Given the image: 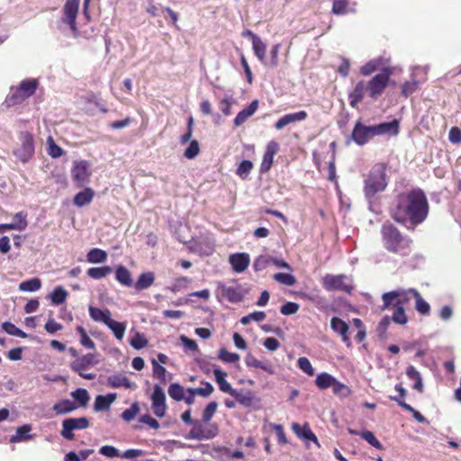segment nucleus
Segmentation results:
<instances>
[{"label":"nucleus","instance_id":"43","mask_svg":"<svg viewBox=\"0 0 461 461\" xmlns=\"http://www.w3.org/2000/svg\"><path fill=\"white\" fill-rule=\"evenodd\" d=\"M67 296V291L61 286L56 287L50 295L52 303L57 305L63 303L66 301Z\"/></svg>","mask_w":461,"mask_h":461},{"label":"nucleus","instance_id":"57","mask_svg":"<svg viewBox=\"0 0 461 461\" xmlns=\"http://www.w3.org/2000/svg\"><path fill=\"white\" fill-rule=\"evenodd\" d=\"M297 363H298L299 368L303 372H304L308 375H313L314 369H313L310 360L307 357H299Z\"/></svg>","mask_w":461,"mask_h":461},{"label":"nucleus","instance_id":"48","mask_svg":"<svg viewBox=\"0 0 461 461\" xmlns=\"http://www.w3.org/2000/svg\"><path fill=\"white\" fill-rule=\"evenodd\" d=\"M266 319V313L264 312H254L250 314L243 316L240 319V322L243 325L249 324L250 321L260 322Z\"/></svg>","mask_w":461,"mask_h":461},{"label":"nucleus","instance_id":"46","mask_svg":"<svg viewBox=\"0 0 461 461\" xmlns=\"http://www.w3.org/2000/svg\"><path fill=\"white\" fill-rule=\"evenodd\" d=\"M153 367V376L159 379L161 382L166 383L167 381V370L164 366L158 364L155 359L151 361Z\"/></svg>","mask_w":461,"mask_h":461},{"label":"nucleus","instance_id":"12","mask_svg":"<svg viewBox=\"0 0 461 461\" xmlns=\"http://www.w3.org/2000/svg\"><path fill=\"white\" fill-rule=\"evenodd\" d=\"M21 146L15 150L16 156L23 162L27 161L34 152L32 136L28 132H23L20 136Z\"/></svg>","mask_w":461,"mask_h":461},{"label":"nucleus","instance_id":"14","mask_svg":"<svg viewBox=\"0 0 461 461\" xmlns=\"http://www.w3.org/2000/svg\"><path fill=\"white\" fill-rule=\"evenodd\" d=\"M80 0H67L64 5V21L77 32L76 18L79 9Z\"/></svg>","mask_w":461,"mask_h":461},{"label":"nucleus","instance_id":"31","mask_svg":"<svg viewBox=\"0 0 461 461\" xmlns=\"http://www.w3.org/2000/svg\"><path fill=\"white\" fill-rule=\"evenodd\" d=\"M107 253L101 249H92L86 255L87 262L91 264L104 263L107 260Z\"/></svg>","mask_w":461,"mask_h":461},{"label":"nucleus","instance_id":"5","mask_svg":"<svg viewBox=\"0 0 461 461\" xmlns=\"http://www.w3.org/2000/svg\"><path fill=\"white\" fill-rule=\"evenodd\" d=\"M37 86V79H26L22 81L18 87H12L10 94L5 99L7 106H14L23 102L35 93Z\"/></svg>","mask_w":461,"mask_h":461},{"label":"nucleus","instance_id":"40","mask_svg":"<svg viewBox=\"0 0 461 461\" xmlns=\"http://www.w3.org/2000/svg\"><path fill=\"white\" fill-rule=\"evenodd\" d=\"M411 292H412V296L416 301V310L421 314H429L430 311L429 304L422 299L417 290H411Z\"/></svg>","mask_w":461,"mask_h":461},{"label":"nucleus","instance_id":"55","mask_svg":"<svg viewBox=\"0 0 461 461\" xmlns=\"http://www.w3.org/2000/svg\"><path fill=\"white\" fill-rule=\"evenodd\" d=\"M253 167V164L249 160H243L237 168V175L245 179L249 176Z\"/></svg>","mask_w":461,"mask_h":461},{"label":"nucleus","instance_id":"2","mask_svg":"<svg viewBox=\"0 0 461 461\" xmlns=\"http://www.w3.org/2000/svg\"><path fill=\"white\" fill-rule=\"evenodd\" d=\"M393 71L390 68L373 77L369 81L358 82L349 94L350 105L356 107L367 94L372 99L378 98L386 88Z\"/></svg>","mask_w":461,"mask_h":461},{"label":"nucleus","instance_id":"15","mask_svg":"<svg viewBox=\"0 0 461 461\" xmlns=\"http://www.w3.org/2000/svg\"><path fill=\"white\" fill-rule=\"evenodd\" d=\"M217 294L227 299L230 303H239L243 299V294L240 288L226 286L221 284L218 285Z\"/></svg>","mask_w":461,"mask_h":461},{"label":"nucleus","instance_id":"8","mask_svg":"<svg viewBox=\"0 0 461 461\" xmlns=\"http://www.w3.org/2000/svg\"><path fill=\"white\" fill-rule=\"evenodd\" d=\"M90 426V421L86 417L68 418L61 423L60 435L67 440L75 438L76 430H83Z\"/></svg>","mask_w":461,"mask_h":461},{"label":"nucleus","instance_id":"22","mask_svg":"<svg viewBox=\"0 0 461 461\" xmlns=\"http://www.w3.org/2000/svg\"><path fill=\"white\" fill-rule=\"evenodd\" d=\"M258 108V101L254 100L251 104L240 111L234 119V125L239 127L242 125L250 116H252Z\"/></svg>","mask_w":461,"mask_h":461},{"label":"nucleus","instance_id":"41","mask_svg":"<svg viewBox=\"0 0 461 461\" xmlns=\"http://www.w3.org/2000/svg\"><path fill=\"white\" fill-rule=\"evenodd\" d=\"M41 286V282L39 278H32L27 281L22 282L19 285V289L23 292H36Z\"/></svg>","mask_w":461,"mask_h":461},{"label":"nucleus","instance_id":"25","mask_svg":"<svg viewBox=\"0 0 461 461\" xmlns=\"http://www.w3.org/2000/svg\"><path fill=\"white\" fill-rule=\"evenodd\" d=\"M116 399L115 393H108L106 395H98L95 398L94 409L95 411H101L109 409L110 405Z\"/></svg>","mask_w":461,"mask_h":461},{"label":"nucleus","instance_id":"18","mask_svg":"<svg viewBox=\"0 0 461 461\" xmlns=\"http://www.w3.org/2000/svg\"><path fill=\"white\" fill-rule=\"evenodd\" d=\"M308 117V114L305 111H299L294 113H287L282 116L276 123L275 128L276 130H282L285 126L294 123L296 122L304 121Z\"/></svg>","mask_w":461,"mask_h":461},{"label":"nucleus","instance_id":"7","mask_svg":"<svg viewBox=\"0 0 461 461\" xmlns=\"http://www.w3.org/2000/svg\"><path fill=\"white\" fill-rule=\"evenodd\" d=\"M322 286L327 291H341L350 294L354 288L353 280L347 275L327 274L322 278Z\"/></svg>","mask_w":461,"mask_h":461},{"label":"nucleus","instance_id":"30","mask_svg":"<svg viewBox=\"0 0 461 461\" xmlns=\"http://www.w3.org/2000/svg\"><path fill=\"white\" fill-rule=\"evenodd\" d=\"M94 194L95 193L93 189L85 188L83 191L76 194L74 203L77 206L82 207L86 204H88L93 200Z\"/></svg>","mask_w":461,"mask_h":461},{"label":"nucleus","instance_id":"62","mask_svg":"<svg viewBox=\"0 0 461 461\" xmlns=\"http://www.w3.org/2000/svg\"><path fill=\"white\" fill-rule=\"evenodd\" d=\"M393 321L398 324H405L407 322V317L404 312V309L402 305L396 306V310L393 314Z\"/></svg>","mask_w":461,"mask_h":461},{"label":"nucleus","instance_id":"28","mask_svg":"<svg viewBox=\"0 0 461 461\" xmlns=\"http://www.w3.org/2000/svg\"><path fill=\"white\" fill-rule=\"evenodd\" d=\"M253 50L257 58L264 64L267 65V62L266 60V52H267V46L266 44L260 40L258 36H253Z\"/></svg>","mask_w":461,"mask_h":461},{"label":"nucleus","instance_id":"63","mask_svg":"<svg viewBox=\"0 0 461 461\" xmlns=\"http://www.w3.org/2000/svg\"><path fill=\"white\" fill-rule=\"evenodd\" d=\"M139 411H140V408H139L138 403L134 402L129 409H126L122 412V417L124 420L131 421L136 417Z\"/></svg>","mask_w":461,"mask_h":461},{"label":"nucleus","instance_id":"42","mask_svg":"<svg viewBox=\"0 0 461 461\" xmlns=\"http://www.w3.org/2000/svg\"><path fill=\"white\" fill-rule=\"evenodd\" d=\"M185 388L181 386L179 384H171L168 388L169 396L176 401H182L183 398H185Z\"/></svg>","mask_w":461,"mask_h":461},{"label":"nucleus","instance_id":"64","mask_svg":"<svg viewBox=\"0 0 461 461\" xmlns=\"http://www.w3.org/2000/svg\"><path fill=\"white\" fill-rule=\"evenodd\" d=\"M234 104V100L231 97H224L219 103V108L224 115H230L231 113L230 107Z\"/></svg>","mask_w":461,"mask_h":461},{"label":"nucleus","instance_id":"39","mask_svg":"<svg viewBox=\"0 0 461 461\" xmlns=\"http://www.w3.org/2000/svg\"><path fill=\"white\" fill-rule=\"evenodd\" d=\"M113 269L111 267H91L87 270V275L93 279H102L112 273Z\"/></svg>","mask_w":461,"mask_h":461},{"label":"nucleus","instance_id":"29","mask_svg":"<svg viewBox=\"0 0 461 461\" xmlns=\"http://www.w3.org/2000/svg\"><path fill=\"white\" fill-rule=\"evenodd\" d=\"M406 375L408 378L414 381L413 389L420 393L423 392V383L420 373L413 366H409L406 368Z\"/></svg>","mask_w":461,"mask_h":461},{"label":"nucleus","instance_id":"16","mask_svg":"<svg viewBox=\"0 0 461 461\" xmlns=\"http://www.w3.org/2000/svg\"><path fill=\"white\" fill-rule=\"evenodd\" d=\"M229 262L236 273H242L249 266L250 258L248 253H235L230 255Z\"/></svg>","mask_w":461,"mask_h":461},{"label":"nucleus","instance_id":"4","mask_svg":"<svg viewBox=\"0 0 461 461\" xmlns=\"http://www.w3.org/2000/svg\"><path fill=\"white\" fill-rule=\"evenodd\" d=\"M387 186L385 167L382 164L375 165L366 176L364 192L366 197L370 200L377 193L383 192Z\"/></svg>","mask_w":461,"mask_h":461},{"label":"nucleus","instance_id":"17","mask_svg":"<svg viewBox=\"0 0 461 461\" xmlns=\"http://www.w3.org/2000/svg\"><path fill=\"white\" fill-rule=\"evenodd\" d=\"M26 217L27 214L23 212L15 213L12 222L0 224V233L10 230H23L28 225Z\"/></svg>","mask_w":461,"mask_h":461},{"label":"nucleus","instance_id":"23","mask_svg":"<svg viewBox=\"0 0 461 461\" xmlns=\"http://www.w3.org/2000/svg\"><path fill=\"white\" fill-rule=\"evenodd\" d=\"M77 408L78 406L77 403L68 399H63L59 402H57L52 407L56 415H66L76 411Z\"/></svg>","mask_w":461,"mask_h":461},{"label":"nucleus","instance_id":"61","mask_svg":"<svg viewBox=\"0 0 461 461\" xmlns=\"http://www.w3.org/2000/svg\"><path fill=\"white\" fill-rule=\"evenodd\" d=\"M379 67V60L378 59H373L368 61L366 64L361 67L360 72L364 76H369L374 71H375Z\"/></svg>","mask_w":461,"mask_h":461},{"label":"nucleus","instance_id":"20","mask_svg":"<svg viewBox=\"0 0 461 461\" xmlns=\"http://www.w3.org/2000/svg\"><path fill=\"white\" fill-rule=\"evenodd\" d=\"M192 249L194 252L202 256H209L212 253L214 249L213 240L211 237H205L200 240H195Z\"/></svg>","mask_w":461,"mask_h":461},{"label":"nucleus","instance_id":"1","mask_svg":"<svg viewBox=\"0 0 461 461\" xmlns=\"http://www.w3.org/2000/svg\"><path fill=\"white\" fill-rule=\"evenodd\" d=\"M429 208L425 193L417 188L403 192L396 197L391 215L397 222H410L412 226H417L426 220Z\"/></svg>","mask_w":461,"mask_h":461},{"label":"nucleus","instance_id":"51","mask_svg":"<svg viewBox=\"0 0 461 461\" xmlns=\"http://www.w3.org/2000/svg\"><path fill=\"white\" fill-rule=\"evenodd\" d=\"M192 425L193 428L189 431L188 438L203 440V423L195 420Z\"/></svg>","mask_w":461,"mask_h":461},{"label":"nucleus","instance_id":"60","mask_svg":"<svg viewBox=\"0 0 461 461\" xmlns=\"http://www.w3.org/2000/svg\"><path fill=\"white\" fill-rule=\"evenodd\" d=\"M272 258L268 256H259L254 262L256 271H261L271 264Z\"/></svg>","mask_w":461,"mask_h":461},{"label":"nucleus","instance_id":"59","mask_svg":"<svg viewBox=\"0 0 461 461\" xmlns=\"http://www.w3.org/2000/svg\"><path fill=\"white\" fill-rule=\"evenodd\" d=\"M218 431L216 424H210L208 426L203 424V440L213 438L218 434Z\"/></svg>","mask_w":461,"mask_h":461},{"label":"nucleus","instance_id":"26","mask_svg":"<svg viewBox=\"0 0 461 461\" xmlns=\"http://www.w3.org/2000/svg\"><path fill=\"white\" fill-rule=\"evenodd\" d=\"M31 430H32V426L30 424H24L21 427H18L15 431V434L10 438V442L17 443V442H23V441L31 439L32 437L30 434Z\"/></svg>","mask_w":461,"mask_h":461},{"label":"nucleus","instance_id":"36","mask_svg":"<svg viewBox=\"0 0 461 461\" xmlns=\"http://www.w3.org/2000/svg\"><path fill=\"white\" fill-rule=\"evenodd\" d=\"M70 394L75 402H78V404H77L78 407H86L90 400L87 390L83 388H78L71 392Z\"/></svg>","mask_w":461,"mask_h":461},{"label":"nucleus","instance_id":"24","mask_svg":"<svg viewBox=\"0 0 461 461\" xmlns=\"http://www.w3.org/2000/svg\"><path fill=\"white\" fill-rule=\"evenodd\" d=\"M108 385L112 388L125 387L130 389H135L136 384L130 382V380L122 375H113L107 379Z\"/></svg>","mask_w":461,"mask_h":461},{"label":"nucleus","instance_id":"34","mask_svg":"<svg viewBox=\"0 0 461 461\" xmlns=\"http://www.w3.org/2000/svg\"><path fill=\"white\" fill-rule=\"evenodd\" d=\"M155 276L152 272H146L141 274L137 282L135 283V288L137 290H144L149 288L154 283Z\"/></svg>","mask_w":461,"mask_h":461},{"label":"nucleus","instance_id":"54","mask_svg":"<svg viewBox=\"0 0 461 461\" xmlns=\"http://www.w3.org/2000/svg\"><path fill=\"white\" fill-rule=\"evenodd\" d=\"M333 393L341 397H347L350 394V389L344 384L340 383L337 379L332 385Z\"/></svg>","mask_w":461,"mask_h":461},{"label":"nucleus","instance_id":"19","mask_svg":"<svg viewBox=\"0 0 461 461\" xmlns=\"http://www.w3.org/2000/svg\"><path fill=\"white\" fill-rule=\"evenodd\" d=\"M330 328L341 337L343 342L348 346L350 345V339L348 337L349 327L343 320L339 317H333L330 320Z\"/></svg>","mask_w":461,"mask_h":461},{"label":"nucleus","instance_id":"21","mask_svg":"<svg viewBox=\"0 0 461 461\" xmlns=\"http://www.w3.org/2000/svg\"><path fill=\"white\" fill-rule=\"evenodd\" d=\"M213 375L215 381L219 385V389L232 396L236 392V389H233L231 384L226 380L227 373L222 371L221 368L216 367L213 369Z\"/></svg>","mask_w":461,"mask_h":461},{"label":"nucleus","instance_id":"33","mask_svg":"<svg viewBox=\"0 0 461 461\" xmlns=\"http://www.w3.org/2000/svg\"><path fill=\"white\" fill-rule=\"evenodd\" d=\"M292 429L298 437L318 443L316 436L312 433L309 427L304 426L302 428L299 424L294 423L292 425Z\"/></svg>","mask_w":461,"mask_h":461},{"label":"nucleus","instance_id":"6","mask_svg":"<svg viewBox=\"0 0 461 461\" xmlns=\"http://www.w3.org/2000/svg\"><path fill=\"white\" fill-rule=\"evenodd\" d=\"M384 246L393 252H400L410 245V240L403 238L392 224H384L382 229Z\"/></svg>","mask_w":461,"mask_h":461},{"label":"nucleus","instance_id":"9","mask_svg":"<svg viewBox=\"0 0 461 461\" xmlns=\"http://www.w3.org/2000/svg\"><path fill=\"white\" fill-rule=\"evenodd\" d=\"M98 363L96 356L94 354H86L70 364L71 369L77 373L81 377L88 380L95 378V374L86 373L85 371L93 367Z\"/></svg>","mask_w":461,"mask_h":461},{"label":"nucleus","instance_id":"37","mask_svg":"<svg viewBox=\"0 0 461 461\" xmlns=\"http://www.w3.org/2000/svg\"><path fill=\"white\" fill-rule=\"evenodd\" d=\"M336 378L331 375L323 372L317 375L315 384L320 389H327L332 387Z\"/></svg>","mask_w":461,"mask_h":461},{"label":"nucleus","instance_id":"11","mask_svg":"<svg viewBox=\"0 0 461 461\" xmlns=\"http://www.w3.org/2000/svg\"><path fill=\"white\" fill-rule=\"evenodd\" d=\"M412 289H399L396 291L388 292L383 294L384 309L388 308L390 305L395 306L403 305L410 301L411 295L412 296Z\"/></svg>","mask_w":461,"mask_h":461},{"label":"nucleus","instance_id":"44","mask_svg":"<svg viewBox=\"0 0 461 461\" xmlns=\"http://www.w3.org/2000/svg\"><path fill=\"white\" fill-rule=\"evenodd\" d=\"M273 278L283 285L292 286L296 283L295 277L292 274L288 273H276L273 276Z\"/></svg>","mask_w":461,"mask_h":461},{"label":"nucleus","instance_id":"10","mask_svg":"<svg viewBox=\"0 0 461 461\" xmlns=\"http://www.w3.org/2000/svg\"><path fill=\"white\" fill-rule=\"evenodd\" d=\"M91 164L86 160H76L71 168V177L77 186L86 185L91 177Z\"/></svg>","mask_w":461,"mask_h":461},{"label":"nucleus","instance_id":"53","mask_svg":"<svg viewBox=\"0 0 461 461\" xmlns=\"http://www.w3.org/2000/svg\"><path fill=\"white\" fill-rule=\"evenodd\" d=\"M130 344L132 348L135 349H140L147 346L148 340L146 339L145 336L141 333L137 332L130 341Z\"/></svg>","mask_w":461,"mask_h":461},{"label":"nucleus","instance_id":"38","mask_svg":"<svg viewBox=\"0 0 461 461\" xmlns=\"http://www.w3.org/2000/svg\"><path fill=\"white\" fill-rule=\"evenodd\" d=\"M106 326L113 331L117 339L122 340L123 339L126 330V325L124 323L118 322L111 318Z\"/></svg>","mask_w":461,"mask_h":461},{"label":"nucleus","instance_id":"58","mask_svg":"<svg viewBox=\"0 0 461 461\" xmlns=\"http://www.w3.org/2000/svg\"><path fill=\"white\" fill-rule=\"evenodd\" d=\"M217 407L218 404L216 402H211L207 404L203 412V420L204 422H209L212 420V416L216 412Z\"/></svg>","mask_w":461,"mask_h":461},{"label":"nucleus","instance_id":"35","mask_svg":"<svg viewBox=\"0 0 461 461\" xmlns=\"http://www.w3.org/2000/svg\"><path fill=\"white\" fill-rule=\"evenodd\" d=\"M232 397L236 399V401L244 407H250L254 403L255 396L251 392H236L233 393Z\"/></svg>","mask_w":461,"mask_h":461},{"label":"nucleus","instance_id":"56","mask_svg":"<svg viewBox=\"0 0 461 461\" xmlns=\"http://www.w3.org/2000/svg\"><path fill=\"white\" fill-rule=\"evenodd\" d=\"M419 84L420 80L418 79H411L410 81L405 82L402 86V95L405 96L411 95L417 90Z\"/></svg>","mask_w":461,"mask_h":461},{"label":"nucleus","instance_id":"13","mask_svg":"<svg viewBox=\"0 0 461 461\" xmlns=\"http://www.w3.org/2000/svg\"><path fill=\"white\" fill-rule=\"evenodd\" d=\"M152 411L157 417H164L167 410L166 395L158 384L154 385V391L151 395Z\"/></svg>","mask_w":461,"mask_h":461},{"label":"nucleus","instance_id":"27","mask_svg":"<svg viewBox=\"0 0 461 461\" xmlns=\"http://www.w3.org/2000/svg\"><path fill=\"white\" fill-rule=\"evenodd\" d=\"M88 311L90 317L95 321L103 322L106 325L111 320V312L108 309L101 310L94 306H89Z\"/></svg>","mask_w":461,"mask_h":461},{"label":"nucleus","instance_id":"32","mask_svg":"<svg viewBox=\"0 0 461 461\" xmlns=\"http://www.w3.org/2000/svg\"><path fill=\"white\" fill-rule=\"evenodd\" d=\"M116 280L125 285L131 286L132 285V278L130 271L123 266H119L115 271Z\"/></svg>","mask_w":461,"mask_h":461},{"label":"nucleus","instance_id":"3","mask_svg":"<svg viewBox=\"0 0 461 461\" xmlns=\"http://www.w3.org/2000/svg\"><path fill=\"white\" fill-rule=\"evenodd\" d=\"M399 132V123L396 120L373 126L364 125L357 121L352 131V140L358 145H364L373 137L380 135L394 136Z\"/></svg>","mask_w":461,"mask_h":461},{"label":"nucleus","instance_id":"52","mask_svg":"<svg viewBox=\"0 0 461 461\" xmlns=\"http://www.w3.org/2000/svg\"><path fill=\"white\" fill-rule=\"evenodd\" d=\"M360 436L363 439H365L366 442H368L371 446L377 449H382L383 445L380 443V441L375 438L374 433L369 430H366L360 433Z\"/></svg>","mask_w":461,"mask_h":461},{"label":"nucleus","instance_id":"47","mask_svg":"<svg viewBox=\"0 0 461 461\" xmlns=\"http://www.w3.org/2000/svg\"><path fill=\"white\" fill-rule=\"evenodd\" d=\"M3 330L13 336L20 337V338H26L27 334L23 332L22 330L17 328L14 324L5 321L2 324Z\"/></svg>","mask_w":461,"mask_h":461},{"label":"nucleus","instance_id":"45","mask_svg":"<svg viewBox=\"0 0 461 461\" xmlns=\"http://www.w3.org/2000/svg\"><path fill=\"white\" fill-rule=\"evenodd\" d=\"M348 0H335L332 6V12L335 14H345L353 12L354 9L348 8Z\"/></svg>","mask_w":461,"mask_h":461},{"label":"nucleus","instance_id":"49","mask_svg":"<svg viewBox=\"0 0 461 461\" xmlns=\"http://www.w3.org/2000/svg\"><path fill=\"white\" fill-rule=\"evenodd\" d=\"M200 151V146L197 140H191L184 152V156L188 159L194 158Z\"/></svg>","mask_w":461,"mask_h":461},{"label":"nucleus","instance_id":"50","mask_svg":"<svg viewBox=\"0 0 461 461\" xmlns=\"http://www.w3.org/2000/svg\"><path fill=\"white\" fill-rule=\"evenodd\" d=\"M219 358L225 363H235L240 360V355L237 353H230L227 351L225 348H221L219 350Z\"/></svg>","mask_w":461,"mask_h":461}]
</instances>
